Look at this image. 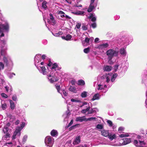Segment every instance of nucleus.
<instances>
[{
	"label": "nucleus",
	"mask_w": 147,
	"mask_h": 147,
	"mask_svg": "<svg viewBox=\"0 0 147 147\" xmlns=\"http://www.w3.org/2000/svg\"><path fill=\"white\" fill-rule=\"evenodd\" d=\"M1 44V45H0V48L1 49V58H3V61L5 63L7 66L12 67L13 65V62L10 57L7 54L5 51L7 49L6 42L4 41H2Z\"/></svg>",
	"instance_id": "obj_1"
},
{
	"label": "nucleus",
	"mask_w": 147,
	"mask_h": 147,
	"mask_svg": "<svg viewBox=\"0 0 147 147\" xmlns=\"http://www.w3.org/2000/svg\"><path fill=\"white\" fill-rule=\"evenodd\" d=\"M47 65L49 67L51 66L50 68L51 71L49 75L47 76L49 81L51 83L57 81L59 80V78L56 76L55 73H57V70H60L61 68L59 67L56 63L53 64L52 63L50 62L47 64Z\"/></svg>",
	"instance_id": "obj_2"
},
{
	"label": "nucleus",
	"mask_w": 147,
	"mask_h": 147,
	"mask_svg": "<svg viewBox=\"0 0 147 147\" xmlns=\"http://www.w3.org/2000/svg\"><path fill=\"white\" fill-rule=\"evenodd\" d=\"M117 76V74H113L112 73L105 74L101 77L100 81H102L105 84H107L109 82L110 80L112 82H113L115 80Z\"/></svg>",
	"instance_id": "obj_3"
},
{
	"label": "nucleus",
	"mask_w": 147,
	"mask_h": 147,
	"mask_svg": "<svg viewBox=\"0 0 147 147\" xmlns=\"http://www.w3.org/2000/svg\"><path fill=\"white\" fill-rule=\"evenodd\" d=\"M137 138L139 142L134 140V144L136 147H147V144L145 141L146 140V135L143 136L138 135Z\"/></svg>",
	"instance_id": "obj_4"
},
{
	"label": "nucleus",
	"mask_w": 147,
	"mask_h": 147,
	"mask_svg": "<svg viewBox=\"0 0 147 147\" xmlns=\"http://www.w3.org/2000/svg\"><path fill=\"white\" fill-rule=\"evenodd\" d=\"M106 53L108 56V63L111 64L112 63V59L113 57L118 56V52L113 49H110L107 51Z\"/></svg>",
	"instance_id": "obj_5"
},
{
	"label": "nucleus",
	"mask_w": 147,
	"mask_h": 147,
	"mask_svg": "<svg viewBox=\"0 0 147 147\" xmlns=\"http://www.w3.org/2000/svg\"><path fill=\"white\" fill-rule=\"evenodd\" d=\"M131 140L132 139L131 138H125L121 140L119 143H113L111 142L107 144L115 146H121L129 144L131 142Z\"/></svg>",
	"instance_id": "obj_6"
},
{
	"label": "nucleus",
	"mask_w": 147,
	"mask_h": 147,
	"mask_svg": "<svg viewBox=\"0 0 147 147\" xmlns=\"http://www.w3.org/2000/svg\"><path fill=\"white\" fill-rule=\"evenodd\" d=\"M25 123L24 122H22L20 125V127H18L16 129L15 131L13 133L12 136V139L13 140L15 139L17 137H19L21 135L20 131L25 126Z\"/></svg>",
	"instance_id": "obj_7"
},
{
	"label": "nucleus",
	"mask_w": 147,
	"mask_h": 147,
	"mask_svg": "<svg viewBox=\"0 0 147 147\" xmlns=\"http://www.w3.org/2000/svg\"><path fill=\"white\" fill-rule=\"evenodd\" d=\"M41 55L36 54L34 57V64L36 67L40 66V65H47V63L44 62H41Z\"/></svg>",
	"instance_id": "obj_8"
},
{
	"label": "nucleus",
	"mask_w": 147,
	"mask_h": 147,
	"mask_svg": "<svg viewBox=\"0 0 147 147\" xmlns=\"http://www.w3.org/2000/svg\"><path fill=\"white\" fill-rule=\"evenodd\" d=\"M9 28V25L7 22H6L5 24H0V37L4 36L3 30L8 32Z\"/></svg>",
	"instance_id": "obj_9"
},
{
	"label": "nucleus",
	"mask_w": 147,
	"mask_h": 147,
	"mask_svg": "<svg viewBox=\"0 0 147 147\" xmlns=\"http://www.w3.org/2000/svg\"><path fill=\"white\" fill-rule=\"evenodd\" d=\"M45 142L46 145L48 147H52L54 142V138L50 136L46 137L45 140Z\"/></svg>",
	"instance_id": "obj_10"
},
{
	"label": "nucleus",
	"mask_w": 147,
	"mask_h": 147,
	"mask_svg": "<svg viewBox=\"0 0 147 147\" xmlns=\"http://www.w3.org/2000/svg\"><path fill=\"white\" fill-rule=\"evenodd\" d=\"M97 5V0H91L90 4L87 11L90 12L96 7Z\"/></svg>",
	"instance_id": "obj_11"
},
{
	"label": "nucleus",
	"mask_w": 147,
	"mask_h": 147,
	"mask_svg": "<svg viewBox=\"0 0 147 147\" xmlns=\"http://www.w3.org/2000/svg\"><path fill=\"white\" fill-rule=\"evenodd\" d=\"M45 65H47L45 64ZM42 66H41V65H40V66L36 67L39 70L40 73L42 74L43 75H46L47 74V69L45 66V65Z\"/></svg>",
	"instance_id": "obj_12"
},
{
	"label": "nucleus",
	"mask_w": 147,
	"mask_h": 147,
	"mask_svg": "<svg viewBox=\"0 0 147 147\" xmlns=\"http://www.w3.org/2000/svg\"><path fill=\"white\" fill-rule=\"evenodd\" d=\"M100 83L98 85L96 88L98 90H101L107 87L106 84L104 83V82H103L102 81L101 82L100 81Z\"/></svg>",
	"instance_id": "obj_13"
},
{
	"label": "nucleus",
	"mask_w": 147,
	"mask_h": 147,
	"mask_svg": "<svg viewBox=\"0 0 147 147\" xmlns=\"http://www.w3.org/2000/svg\"><path fill=\"white\" fill-rule=\"evenodd\" d=\"M49 18L50 19H48L47 20L48 22L49 23L51 24L52 25H54L55 24L56 21L54 20L52 14H50Z\"/></svg>",
	"instance_id": "obj_14"
},
{
	"label": "nucleus",
	"mask_w": 147,
	"mask_h": 147,
	"mask_svg": "<svg viewBox=\"0 0 147 147\" xmlns=\"http://www.w3.org/2000/svg\"><path fill=\"white\" fill-rule=\"evenodd\" d=\"M58 14L62 18H65L66 19H70L71 18L69 16L66 15L64 13L61 11H58Z\"/></svg>",
	"instance_id": "obj_15"
},
{
	"label": "nucleus",
	"mask_w": 147,
	"mask_h": 147,
	"mask_svg": "<svg viewBox=\"0 0 147 147\" xmlns=\"http://www.w3.org/2000/svg\"><path fill=\"white\" fill-rule=\"evenodd\" d=\"M81 138L80 136H78L74 139L73 144L74 145H77L79 144L80 142Z\"/></svg>",
	"instance_id": "obj_16"
},
{
	"label": "nucleus",
	"mask_w": 147,
	"mask_h": 147,
	"mask_svg": "<svg viewBox=\"0 0 147 147\" xmlns=\"http://www.w3.org/2000/svg\"><path fill=\"white\" fill-rule=\"evenodd\" d=\"M109 46V45L107 43L99 45L98 48L100 50H103L107 48Z\"/></svg>",
	"instance_id": "obj_17"
},
{
	"label": "nucleus",
	"mask_w": 147,
	"mask_h": 147,
	"mask_svg": "<svg viewBox=\"0 0 147 147\" xmlns=\"http://www.w3.org/2000/svg\"><path fill=\"white\" fill-rule=\"evenodd\" d=\"M75 120L76 121L82 122L83 121H86V118L85 116L78 117H76Z\"/></svg>",
	"instance_id": "obj_18"
},
{
	"label": "nucleus",
	"mask_w": 147,
	"mask_h": 147,
	"mask_svg": "<svg viewBox=\"0 0 147 147\" xmlns=\"http://www.w3.org/2000/svg\"><path fill=\"white\" fill-rule=\"evenodd\" d=\"M119 52L121 55L125 56L127 55V52L125 48H121L119 50Z\"/></svg>",
	"instance_id": "obj_19"
},
{
	"label": "nucleus",
	"mask_w": 147,
	"mask_h": 147,
	"mask_svg": "<svg viewBox=\"0 0 147 147\" xmlns=\"http://www.w3.org/2000/svg\"><path fill=\"white\" fill-rule=\"evenodd\" d=\"M51 135L54 137H57L58 135V132L57 130L55 129L52 130L50 133Z\"/></svg>",
	"instance_id": "obj_20"
},
{
	"label": "nucleus",
	"mask_w": 147,
	"mask_h": 147,
	"mask_svg": "<svg viewBox=\"0 0 147 147\" xmlns=\"http://www.w3.org/2000/svg\"><path fill=\"white\" fill-rule=\"evenodd\" d=\"M88 18L89 19L91 18V21L92 22L95 21L96 20V17L94 14L92 13H90L89 16H88Z\"/></svg>",
	"instance_id": "obj_21"
},
{
	"label": "nucleus",
	"mask_w": 147,
	"mask_h": 147,
	"mask_svg": "<svg viewBox=\"0 0 147 147\" xmlns=\"http://www.w3.org/2000/svg\"><path fill=\"white\" fill-rule=\"evenodd\" d=\"M112 67L111 66L105 65L103 67V70L105 71H109L111 70Z\"/></svg>",
	"instance_id": "obj_22"
},
{
	"label": "nucleus",
	"mask_w": 147,
	"mask_h": 147,
	"mask_svg": "<svg viewBox=\"0 0 147 147\" xmlns=\"http://www.w3.org/2000/svg\"><path fill=\"white\" fill-rule=\"evenodd\" d=\"M61 38L63 39L67 40H71L72 36L70 34H68L66 36H62Z\"/></svg>",
	"instance_id": "obj_23"
},
{
	"label": "nucleus",
	"mask_w": 147,
	"mask_h": 147,
	"mask_svg": "<svg viewBox=\"0 0 147 147\" xmlns=\"http://www.w3.org/2000/svg\"><path fill=\"white\" fill-rule=\"evenodd\" d=\"M100 95L99 94L96 93L94 95L91 100L93 101L95 100H98L100 98Z\"/></svg>",
	"instance_id": "obj_24"
},
{
	"label": "nucleus",
	"mask_w": 147,
	"mask_h": 147,
	"mask_svg": "<svg viewBox=\"0 0 147 147\" xmlns=\"http://www.w3.org/2000/svg\"><path fill=\"white\" fill-rule=\"evenodd\" d=\"M101 133L102 135L106 137L108 136L109 134V131L105 130L102 131Z\"/></svg>",
	"instance_id": "obj_25"
},
{
	"label": "nucleus",
	"mask_w": 147,
	"mask_h": 147,
	"mask_svg": "<svg viewBox=\"0 0 147 147\" xmlns=\"http://www.w3.org/2000/svg\"><path fill=\"white\" fill-rule=\"evenodd\" d=\"M90 39L88 38H86L84 42H82V44L84 46H87L88 44Z\"/></svg>",
	"instance_id": "obj_26"
},
{
	"label": "nucleus",
	"mask_w": 147,
	"mask_h": 147,
	"mask_svg": "<svg viewBox=\"0 0 147 147\" xmlns=\"http://www.w3.org/2000/svg\"><path fill=\"white\" fill-rule=\"evenodd\" d=\"M9 101L10 103V108L11 110H13L15 107V104L12 100H9Z\"/></svg>",
	"instance_id": "obj_27"
},
{
	"label": "nucleus",
	"mask_w": 147,
	"mask_h": 147,
	"mask_svg": "<svg viewBox=\"0 0 147 147\" xmlns=\"http://www.w3.org/2000/svg\"><path fill=\"white\" fill-rule=\"evenodd\" d=\"M108 137L109 140L111 141L113 139H115L116 138V136L115 134H110Z\"/></svg>",
	"instance_id": "obj_28"
},
{
	"label": "nucleus",
	"mask_w": 147,
	"mask_h": 147,
	"mask_svg": "<svg viewBox=\"0 0 147 147\" xmlns=\"http://www.w3.org/2000/svg\"><path fill=\"white\" fill-rule=\"evenodd\" d=\"M1 107L3 110H5L7 108V104L4 102H3V101H1Z\"/></svg>",
	"instance_id": "obj_29"
},
{
	"label": "nucleus",
	"mask_w": 147,
	"mask_h": 147,
	"mask_svg": "<svg viewBox=\"0 0 147 147\" xmlns=\"http://www.w3.org/2000/svg\"><path fill=\"white\" fill-rule=\"evenodd\" d=\"M69 90L74 93H76L77 90L75 87L71 86L69 89Z\"/></svg>",
	"instance_id": "obj_30"
},
{
	"label": "nucleus",
	"mask_w": 147,
	"mask_h": 147,
	"mask_svg": "<svg viewBox=\"0 0 147 147\" xmlns=\"http://www.w3.org/2000/svg\"><path fill=\"white\" fill-rule=\"evenodd\" d=\"M70 115V113L69 110L66 111L65 113L63 115V116L65 117L66 119H67L68 116Z\"/></svg>",
	"instance_id": "obj_31"
},
{
	"label": "nucleus",
	"mask_w": 147,
	"mask_h": 147,
	"mask_svg": "<svg viewBox=\"0 0 147 147\" xmlns=\"http://www.w3.org/2000/svg\"><path fill=\"white\" fill-rule=\"evenodd\" d=\"M62 91V93L61 92L60 93L61 94L63 98V96H67L68 94L67 91H65V90H63Z\"/></svg>",
	"instance_id": "obj_32"
},
{
	"label": "nucleus",
	"mask_w": 147,
	"mask_h": 147,
	"mask_svg": "<svg viewBox=\"0 0 147 147\" xmlns=\"http://www.w3.org/2000/svg\"><path fill=\"white\" fill-rule=\"evenodd\" d=\"M52 34L55 36L56 37H59V36L62 35L63 34V32L61 31H59L57 33H52Z\"/></svg>",
	"instance_id": "obj_33"
},
{
	"label": "nucleus",
	"mask_w": 147,
	"mask_h": 147,
	"mask_svg": "<svg viewBox=\"0 0 147 147\" xmlns=\"http://www.w3.org/2000/svg\"><path fill=\"white\" fill-rule=\"evenodd\" d=\"M9 137L10 135L9 134H6L3 137V140H8L9 139Z\"/></svg>",
	"instance_id": "obj_34"
},
{
	"label": "nucleus",
	"mask_w": 147,
	"mask_h": 147,
	"mask_svg": "<svg viewBox=\"0 0 147 147\" xmlns=\"http://www.w3.org/2000/svg\"><path fill=\"white\" fill-rule=\"evenodd\" d=\"M96 110H97L96 108H94L91 110H89L88 112V114H91L96 112Z\"/></svg>",
	"instance_id": "obj_35"
},
{
	"label": "nucleus",
	"mask_w": 147,
	"mask_h": 147,
	"mask_svg": "<svg viewBox=\"0 0 147 147\" xmlns=\"http://www.w3.org/2000/svg\"><path fill=\"white\" fill-rule=\"evenodd\" d=\"M90 107L88 106V107H87V108L86 109H84L82 110L81 111V113H86L89 110H90Z\"/></svg>",
	"instance_id": "obj_36"
},
{
	"label": "nucleus",
	"mask_w": 147,
	"mask_h": 147,
	"mask_svg": "<svg viewBox=\"0 0 147 147\" xmlns=\"http://www.w3.org/2000/svg\"><path fill=\"white\" fill-rule=\"evenodd\" d=\"M88 92L86 91L83 92L81 94V96L82 98H85L87 96Z\"/></svg>",
	"instance_id": "obj_37"
},
{
	"label": "nucleus",
	"mask_w": 147,
	"mask_h": 147,
	"mask_svg": "<svg viewBox=\"0 0 147 147\" xmlns=\"http://www.w3.org/2000/svg\"><path fill=\"white\" fill-rule=\"evenodd\" d=\"M28 138V136L26 135L24 136L22 140V143L23 144H24Z\"/></svg>",
	"instance_id": "obj_38"
},
{
	"label": "nucleus",
	"mask_w": 147,
	"mask_h": 147,
	"mask_svg": "<svg viewBox=\"0 0 147 147\" xmlns=\"http://www.w3.org/2000/svg\"><path fill=\"white\" fill-rule=\"evenodd\" d=\"M9 128L6 126H5L3 129V131L5 134H7L8 132Z\"/></svg>",
	"instance_id": "obj_39"
},
{
	"label": "nucleus",
	"mask_w": 147,
	"mask_h": 147,
	"mask_svg": "<svg viewBox=\"0 0 147 147\" xmlns=\"http://www.w3.org/2000/svg\"><path fill=\"white\" fill-rule=\"evenodd\" d=\"M78 84L79 85H83L85 84V82L84 80H80L78 81Z\"/></svg>",
	"instance_id": "obj_40"
},
{
	"label": "nucleus",
	"mask_w": 147,
	"mask_h": 147,
	"mask_svg": "<svg viewBox=\"0 0 147 147\" xmlns=\"http://www.w3.org/2000/svg\"><path fill=\"white\" fill-rule=\"evenodd\" d=\"M87 25L86 24H82V28L83 30H86L87 29Z\"/></svg>",
	"instance_id": "obj_41"
},
{
	"label": "nucleus",
	"mask_w": 147,
	"mask_h": 147,
	"mask_svg": "<svg viewBox=\"0 0 147 147\" xmlns=\"http://www.w3.org/2000/svg\"><path fill=\"white\" fill-rule=\"evenodd\" d=\"M2 142H0V147H1V144H2ZM12 143L11 142H10L9 143H6L2 147H7L8 146V144H11Z\"/></svg>",
	"instance_id": "obj_42"
},
{
	"label": "nucleus",
	"mask_w": 147,
	"mask_h": 147,
	"mask_svg": "<svg viewBox=\"0 0 147 147\" xmlns=\"http://www.w3.org/2000/svg\"><path fill=\"white\" fill-rule=\"evenodd\" d=\"M119 65L118 64H116L114 67V70L115 72H116L119 69Z\"/></svg>",
	"instance_id": "obj_43"
},
{
	"label": "nucleus",
	"mask_w": 147,
	"mask_h": 147,
	"mask_svg": "<svg viewBox=\"0 0 147 147\" xmlns=\"http://www.w3.org/2000/svg\"><path fill=\"white\" fill-rule=\"evenodd\" d=\"M56 88L58 92L60 93L61 92H62V91L60 89V86L58 84H56L55 85Z\"/></svg>",
	"instance_id": "obj_44"
},
{
	"label": "nucleus",
	"mask_w": 147,
	"mask_h": 147,
	"mask_svg": "<svg viewBox=\"0 0 147 147\" xmlns=\"http://www.w3.org/2000/svg\"><path fill=\"white\" fill-rule=\"evenodd\" d=\"M4 64L2 62H0V70H3L4 68Z\"/></svg>",
	"instance_id": "obj_45"
},
{
	"label": "nucleus",
	"mask_w": 147,
	"mask_h": 147,
	"mask_svg": "<svg viewBox=\"0 0 147 147\" xmlns=\"http://www.w3.org/2000/svg\"><path fill=\"white\" fill-rule=\"evenodd\" d=\"M47 2L46 1H44L42 3V7L44 9L46 8L47 6L46 5Z\"/></svg>",
	"instance_id": "obj_46"
},
{
	"label": "nucleus",
	"mask_w": 147,
	"mask_h": 147,
	"mask_svg": "<svg viewBox=\"0 0 147 147\" xmlns=\"http://www.w3.org/2000/svg\"><path fill=\"white\" fill-rule=\"evenodd\" d=\"M71 100L72 102H80V100H78L77 98H72L71 99Z\"/></svg>",
	"instance_id": "obj_47"
},
{
	"label": "nucleus",
	"mask_w": 147,
	"mask_h": 147,
	"mask_svg": "<svg viewBox=\"0 0 147 147\" xmlns=\"http://www.w3.org/2000/svg\"><path fill=\"white\" fill-rule=\"evenodd\" d=\"M7 75L9 78H11L13 76H15V74L13 73H9Z\"/></svg>",
	"instance_id": "obj_48"
},
{
	"label": "nucleus",
	"mask_w": 147,
	"mask_h": 147,
	"mask_svg": "<svg viewBox=\"0 0 147 147\" xmlns=\"http://www.w3.org/2000/svg\"><path fill=\"white\" fill-rule=\"evenodd\" d=\"M90 51V49L89 47H88L87 48L85 49L84 50V52L86 53H88Z\"/></svg>",
	"instance_id": "obj_49"
},
{
	"label": "nucleus",
	"mask_w": 147,
	"mask_h": 147,
	"mask_svg": "<svg viewBox=\"0 0 147 147\" xmlns=\"http://www.w3.org/2000/svg\"><path fill=\"white\" fill-rule=\"evenodd\" d=\"M96 119V118L95 117H90L88 119H86V121H92V120H95Z\"/></svg>",
	"instance_id": "obj_50"
},
{
	"label": "nucleus",
	"mask_w": 147,
	"mask_h": 147,
	"mask_svg": "<svg viewBox=\"0 0 147 147\" xmlns=\"http://www.w3.org/2000/svg\"><path fill=\"white\" fill-rule=\"evenodd\" d=\"M128 136L129 134H122L119 136V137L121 138H123L125 137H127Z\"/></svg>",
	"instance_id": "obj_51"
},
{
	"label": "nucleus",
	"mask_w": 147,
	"mask_h": 147,
	"mask_svg": "<svg viewBox=\"0 0 147 147\" xmlns=\"http://www.w3.org/2000/svg\"><path fill=\"white\" fill-rule=\"evenodd\" d=\"M108 124L110 127H112L113 125V124L112 122L109 120H108L107 121Z\"/></svg>",
	"instance_id": "obj_52"
},
{
	"label": "nucleus",
	"mask_w": 147,
	"mask_h": 147,
	"mask_svg": "<svg viewBox=\"0 0 147 147\" xmlns=\"http://www.w3.org/2000/svg\"><path fill=\"white\" fill-rule=\"evenodd\" d=\"M96 128L97 129H101L103 128V126L101 124H98L96 126Z\"/></svg>",
	"instance_id": "obj_53"
},
{
	"label": "nucleus",
	"mask_w": 147,
	"mask_h": 147,
	"mask_svg": "<svg viewBox=\"0 0 147 147\" xmlns=\"http://www.w3.org/2000/svg\"><path fill=\"white\" fill-rule=\"evenodd\" d=\"M124 129V128L123 127H120L119 128L118 131L120 132L121 131H123Z\"/></svg>",
	"instance_id": "obj_54"
},
{
	"label": "nucleus",
	"mask_w": 147,
	"mask_h": 147,
	"mask_svg": "<svg viewBox=\"0 0 147 147\" xmlns=\"http://www.w3.org/2000/svg\"><path fill=\"white\" fill-rule=\"evenodd\" d=\"M1 96L2 97L5 98H7V95L3 93H2L1 94Z\"/></svg>",
	"instance_id": "obj_55"
},
{
	"label": "nucleus",
	"mask_w": 147,
	"mask_h": 147,
	"mask_svg": "<svg viewBox=\"0 0 147 147\" xmlns=\"http://www.w3.org/2000/svg\"><path fill=\"white\" fill-rule=\"evenodd\" d=\"M81 25V24L80 23H78L76 25V27L77 28L79 29L80 28Z\"/></svg>",
	"instance_id": "obj_56"
},
{
	"label": "nucleus",
	"mask_w": 147,
	"mask_h": 147,
	"mask_svg": "<svg viewBox=\"0 0 147 147\" xmlns=\"http://www.w3.org/2000/svg\"><path fill=\"white\" fill-rule=\"evenodd\" d=\"M91 26L93 28H95L96 27V24L95 23H94L92 24Z\"/></svg>",
	"instance_id": "obj_57"
},
{
	"label": "nucleus",
	"mask_w": 147,
	"mask_h": 147,
	"mask_svg": "<svg viewBox=\"0 0 147 147\" xmlns=\"http://www.w3.org/2000/svg\"><path fill=\"white\" fill-rule=\"evenodd\" d=\"M12 99L14 101H16L17 100L16 96L15 95H13L12 96Z\"/></svg>",
	"instance_id": "obj_58"
},
{
	"label": "nucleus",
	"mask_w": 147,
	"mask_h": 147,
	"mask_svg": "<svg viewBox=\"0 0 147 147\" xmlns=\"http://www.w3.org/2000/svg\"><path fill=\"white\" fill-rule=\"evenodd\" d=\"M41 57L42 59L43 60L46 59L47 57L45 55H43Z\"/></svg>",
	"instance_id": "obj_59"
},
{
	"label": "nucleus",
	"mask_w": 147,
	"mask_h": 147,
	"mask_svg": "<svg viewBox=\"0 0 147 147\" xmlns=\"http://www.w3.org/2000/svg\"><path fill=\"white\" fill-rule=\"evenodd\" d=\"M87 145L86 144H84V145H80L79 146H77V147H87Z\"/></svg>",
	"instance_id": "obj_60"
},
{
	"label": "nucleus",
	"mask_w": 147,
	"mask_h": 147,
	"mask_svg": "<svg viewBox=\"0 0 147 147\" xmlns=\"http://www.w3.org/2000/svg\"><path fill=\"white\" fill-rule=\"evenodd\" d=\"M79 15H83L84 14L85 12L83 11H79Z\"/></svg>",
	"instance_id": "obj_61"
},
{
	"label": "nucleus",
	"mask_w": 147,
	"mask_h": 147,
	"mask_svg": "<svg viewBox=\"0 0 147 147\" xmlns=\"http://www.w3.org/2000/svg\"><path fill=\"white\" fill-rule=\"evenodd\" d=\"M79 124H76L75 125H73V126H72L71 127V128L72 129H74L75 128V127L77 126H78Z\"/></svg>",
	"instance_id": "obj_62"
},
{
	"label": "nucleus",
	"mask_w": 147,
	"mask_h": 147,
	"mask_svg": "<svg viewBox=\"0 0 147 147\" xmlns=\"http://www.w3.org/2000/svg\"><path fill=\"white\" fill-rule=\"evenodd\" d=\"M87 103L86 102H84L83 103V104L81 106V107H82L84 105H87Z\"/></svg>",
	"instance_id": "obj_63"
},
{
	"label": "nucleus",
	"mask_w": 147,
	"mask_h": 147,
	"mask_svg": "<svg viewBox=\"0 0 147 147\" xmlns=\"http://www.w3.org/2000/svg\"><path fill=\"white\" fill-rule=\"evenodd\" d=\"M73 122V120H71L70 122V123H69L68 125L69 126H71V125L72 124Z\"/></svg>",
	"instance_id": "obj_64"
}]
</instances>
